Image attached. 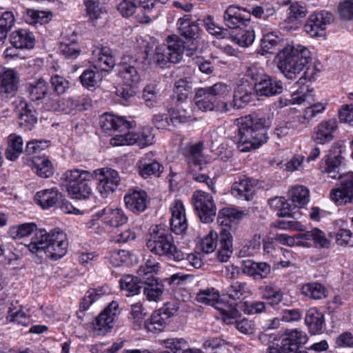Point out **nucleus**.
<instances>
[{"instance_id": "55", "label": "nucleus", "mask_w": 353, "mask_h": 353, "mask_svg": "<svg viewBox=\"0 0 353 353\" xmlns=\"http://www.w3.org/2000/svg\"><path fill=\"white\" fill-rule=\"evenodd\" d=\"M49 141L32 140L27 143L26 152L29 156H43L42 152L48 148Z\"/></svg>"}, {"instance_id": "14", "label": "nucleus", "mask_w": 353, "mask_h": 353, "mask_svg": "<svg viewBox=\"0 0 353 353\" xmlns=\"http://www.w3.org/2000/svg\"><path fill=\"white\" fill-rule=\"evenodd\" d=\"M119 314L118 303L111 302L96 318L94 323V333L97 335H104L110 332Z\"/></svg>"}, {"instance_id": "50", "label": "nucleus", "mask_w": 353, "mask_h": 353, "mask_svg": "<svg viewBox=\"0 0 353 353\" xmlns=\"http://www.w3.org/2000/svg\"><path fill=\"white\" fill-rule=\"evenodd\" d=\"M86 14L92 22L101 19L106 13V10L97 0H88L85 1Z\"/></svg>"}, {"instance_id": "58", "label": "nucleus", "mask_w": 353, "mask_h": 353, "mask_svg": "<svg viewBox=\"0 0 353 353\" xmlns=\"http://www.w3.org/2000/svg\"><path fill=\"white\" fill-rule=\"evenodd\" d=\"M57 105L54 110L65 114H71L74 110L81 109L79 101L73 98H62L57 101Z\"/></svg>"}, {"instance_id": "56", "label": "nucleus", "mask_w": 353, "mask_h": 353, "mask_svg": "<svg viewBox=\"0 0 353 353\" xmlns=\"http://www.w3.org/2000/svg\"><path fill=\"white\" fill-rule=\"evenodd\" d=\"M97 69H89L85 70L82 74L80 76L79 79L82 85L87 88H92L94 87L99 81H101V77Z\"/></svg>"}, {"instance_id": "61", "label": "nucleus", "mask_w": 353, "mask_h": 353, "mask_svg": "<svg viewBox=\"0 0 353 353\" xmlns=\"http://www.w3.org/2000/svg\"><path fill=\"white\" fill-rule=\"evenodd\" d=\"M219 298V293L214 288H208L200 291L196 296V301L205 305H212L216 303V301Z\"/></svg>"}, {"instance_id": "33", "label": "nucleus", "mask_w": 353, "mask_h": 353, "mask_svg": "<svg viewBox=\"0 0 353 353\" xmlns=\"http://www.w3.org/2000/svg\"><path fill=\"white\" fill-rule=\"evenodd\" d=\"M61 194L57 188L46 189L36 194L35 199L42 208H49L56 205Z\"/></svg>"}, {"instance_id": "19", "label": "nucleus", "mask_w": 353, "mask_h": 353, "mask_svg": "<svg viewBox=\"0 0 353 353\" xmlns=\"http://www.w3.org/2000/svg\"><path fill=\"white\" fill-rule=\"evenodd\" d=\"M257 184V180L243 176L233 183L231 193L239 199L251 201L254 198Z\"/></svg>"}, {"instance_id": "35", "label": "nucleus", "mask_w": 353, "mask_h": 353, "mask_svg": "<svg viewBox=\"0 0 353 353\" xmlns=\"http://www.w3.org/2000/svg\"><path fill=\"white\" fill-rule=\"evenodd\" d=\"M305 323L311 334H317L323 327L324 316L316 308H310L306 313Z\"/></svg>"}, {"instance_id": "32", "label": "nucleus", "mask_w": 353, "mask_h": 353, "mask_svg": "<svg viewBox=\"0 0 353 353\" xmlns=\"http://www.w3.org/2000/svg\"><path fill=\"white\" fill-rule=\"evenodd\" d=\"M32 169L38 176L43 178H48L54 173L52 163L44 155L32 157Z\"/></svg>"}, {"instance_id": "8", "label": "nucleus", "mask_w": 353, "mask_h": 353, "mask_svg": "<svg viewBox=\"0 0 353 353\" xmlns=\"http://www.w3.org/2000/svg\"><path fill=\"white\" fill-rule=\"evenodd\" d=\"M203 150V143L199 142L190 146L186 154L188 172L192 175L194 180L199 182H205L209 179L207 174L199 173L206 165Z\"/></svg>"}, {"instance_id": "20", "label": "nucleus", "mask_w": 353, "mask_h": 353, "mask_svg": "<svg viewBox=\"0 0 353 353\" xmlns=\"http://www.w3.org/2000/svg\"><path fill=\"white\" fill-rule=\"evenodd\" d=\"M312 242L321 248H328L330 245V241L326 239L324 232L316 228L296 234L297 246L310 248Z\"/></svg>"}, {"instance_id": "10", "label": "nucleus", "mask_w": 353, "mask_h": 353, "mask_svg": "<svg viewBox=\"0 0 353 353\" xmlns=\"http://www.w3.org/2000/svg\"><path fill=\"white\" fill-rule=\"evenodd\" d=\"M192 201L202 222L212 221L216 215V209L211 194L202 190H196L192 195Z\"/></svg>"}, {"instance_id": "42", "label": "nucleus", "mask_w": 353, "mask_h": 353, "mask_svg": "<svg viewBox=\"0 0 353 353\" xmlns=\"http://www.w3.org/2000/svg\"><path fill=\"white\" fill-rule=\"evenodd\" d=\"M120 288L122 290L128 292L127 296L137 294L140 292V283H143L141 276H133L128 274L123 276L120 280Z\"/></svg>"}, {"instance_id": "13", "label": "nucleus", "mask_w": 353, "mask_h": 353, "mask_svg": "<svg viewBox=\"0 0 353 353\" xmlns=\"http://www.w3.org/2000/svg\"><path fill=\"white\" fill-rule=\"evenodd\" d=\"M165 46L171 54V62L174 63H179L184 54L190 57L197 48L196 42L184 41L177 35L169 36Z\"/></svg>"}, {"instance_id": "39", "label": "nucleus", "mask_w": 353, "mask_h": 353, "mask_svg": "<svg viewBox=\"0 0 353 353\" xmlns=\"http://www.w3.org/2000/svg\"><path fill=\"white\" fill-rule=\"evenodd\" d=\"M22 137L16 134H11L8 137V148L6 151V157L8 159L14 161L23 152Z\"/></svg>"}, {"instance_id": "4", "label": "nucleus", "mask_w": 353, "mask_h": 353, "mask_svg": "<svg viewBox=\"0 0 353 353\" xmlns=\"http://www.w3.org/2000/svg\"><path fill=\"white\" fill-rule=\"evenodd\" d=\"M277 67L289 79H296L305 69L312 58L310 50L300 44H288L276 57Z\"/></svg>"}, {"instance_id": "52", "label": "nucleus", "mask_w": 353, "mask_h": 353, "mask_svg": "<svg viewBox=\"0 0 353 353\" xmlns=\"http://www.w3.org/2000/svg\"><path fill=\"white\" fill-rule=\"evenodd\" d=\"M166 321L167 319L161 314V312L155 311L151 315L150 321L145 322V327L149 332H161L166 326Z\"/></svg>"}, {"instance_id": "6", "label": "nucleus", "mask_w": 353, "mask_h": 353, "mask_svg": "<svg viewBox=\"0 0 353 353\" xmlns=\"http://www.w3.org/2000/svg\"><path fill=\"white\" fill-rule=\"evenodd\" d=\"M307 341V334L301 330L294 329L287 330L283 334L281 345L273 343L268 349V353H307L301 350V345Z\"/></svg>"}, {"instance_id": "22", "label": "nucleus", "mask_w": 353, "mask_h": 353, "mask_svg": "<svg viewBox=\"0 0 353 353\" xmlns=\"http://www.w3.org/2000/svg\"><path fill=\"white\" fill-rule=\"evenodd\" d=\"M152 154L148 153L141 157L137 165L139 169V174L144 179L151 176L159 177L163 173L164 167L157 160L152 158Z\"/></svg>"}, {"instance_id": "46", "label": "nucleus", "mask_w": 353, "mask_h": 353, "mask_svg": "<svg viewBox=\"0 0 353 353\" xmlns=\"http://www.w3.org/2000/svg\"><path fill=\"white\" fill-rule=\"evenodd\" d=\"M48 83L43 79H39L30 83L28 91L32 101H39L44 99L48 93Z\"/></svg>"}, {"instance_id": "51", "label": "nucleus", "mask_w": 353, "mask_h": 353, "mask_svg": "<svg viewBox=\"0 0 353 353\" xmlns=\"http://www.w3.org/2000/svg\"><path fill=\"white\" fill-rule=\"evenodd\" d=\"M37 121V117L34 110L28 105L21 108L19 114V124L21 127L31 129Z\"/></svg>"}, {"instance_id": "5", "label": "nucleus", "mask_w": 353, "mask_h": 353, "mask_svg": "<svg viewBox=\"0 0 353 353\" xmlns=\"http://www.w3.org/2000/svg\"><path fill=\"white\" fill-rule=\"evenodd\" d=\"M94 172L74 169L65 172L61 180L72 199H85L92 194Z\"/></svg>"}, {"instance_id": "18", "label": "nucleus", "mask_w": 353, "mask_h": 353, "mask_svg": "<svg viewBox=\"0 0 353 353\" xmlns=\"http://www.w3.org/2000/svg\"><path fill=\"white\" fill-rule=\"evenodd\" d=\"M337 128L338 122L336 119L322 121L314 128L312 139L318 144L331 142L334 140V133Z\"/></svg>"}, {"instance_id": "36", "label": "nucleus", "mask_w": 353, "mask_h": 353, "mask_svg": "<svg viewBox=\"0 0 353 353\" xmlns=\"http://www.w3.org/2000/svg\"><path fill=\"white\" fill-rule=\"evenodd\" d=\"M179 32L185 39L186 41L195 42L194 35L198 27L190 21V15L185 14L177 22Z\"/></svg>"}, {"instance_id": "12", "label": "nucleus", "mask_w": 353, "mask_h": 353, "mask_svg": "<svg viewBox=\"0 0 353 353\" xmlns=\"http://www.w3.org/2000/svg\"><path fill=\"white\" fill-rule=\"evenodd\" d=\"M243 212L234 208H223L219 212L218 222L221 225L225 226L219 232V241L221 246L231 248L232 246V236L230 232V223L242 217Z\"/></svg>"}, {"instance_id": "3", "label": "nucleus", "mask_w": 353, "mask_h": 353, "mask_svg": "<svg viewBox=\"0 0 353 353\" xmlns=\"http://www.w3.org/2000/svg\"><path fill=\"white\" fill-rule=\"evenodd\" d=\"M28 247L32 253L43 252L47 258L57 261L67 253L68 243L66 234L59 228L49 232L45 229H39L32 237Z\"/></svg>"}, {"instance_id": "53", "label": "nucleus", "mask_w": 353, "mask_h": 353, "mask_svg": "<svg viewBox=\"0 0 353 353\" xmlns=\"http://www.w3.org/2000/svg\"><path fill=\"white\" fill-rule=\"evenodd\" d=\"M254 39L255 34L253 30H241L231 37L232 42L241 47L249 46L254 42Z\"/></svg>"}, {"instance_id": "16", "label": "nucleus", "mask_w": 353, "mask_h": 353, "mask_svg": "<svg viewBox=\"0 0 353 353\" xmlns=\"http://www.w3.org/2000/svg\"><path fill=\"white\" fill-rule=\"evenodd\" d=\"M333 14L327 11H321L311 14L304 26L305 31L311 37H321L327 25L334 21Z\"/></svg>"}, {"instance_id": "7", "label": "nucleus", "mask_w": 353, "mask_h": 353, "mask_svg": "<svg viewBox=\"0 0 353 353\" xmlns=\"http://www.w3.org/2000/svg\"><path fill=\"white\" fill-rule=\"evenodd\" d=\"M146 245L150 252L158 255L172 254L176 250L171 233L161 225L151 229Z\"/></svg>"}, {"instance_id": "38", "label": "nucleus", "mask_w": 353, "mask_h": 353, "mask_svg": "<svg viewBox=\"0 0 353 353\" xmlns=\"http://www.w3.org/2000/svg\"><path fill=\"white\" fill-rule=\"evenodd\" d=\"M283 46V39L274 32H268L263 35L261 41V48L263 54H272L279 48Z\"/></svg>"}, {"instance_id": "28", "label": "nucleus", "mask_w": 353, "mask_h": 353, "mask_svg": "<svg viewBox=\"0 0 353 353\" xmlns=\"http://www.w3.org/2000/svg\"><path fill=\"white\" fill-rule=\"evenodd\" d=\"M168 0H139V12L135 15V19L141 23H148L151 20L152 10L159 5H163Z\"/></svg>"}, {"instance_id": "11", "label": "nucleus", "mask_w": 353, "mask_h": 353, "mask_svg": "<svg viewBox=\"0 0 353 353\" xmlns=\"http://www.w3.org/2000/svg\"><path fill=\"white\" fill-rule=\"evenodd\" d=\"M338 178L339 187L331 190L330 199L337 205L353 204V172L340 174Z\"/></svg>"}, {"instance_id": "45", "label": "nucleus", "mask_w": 353, "mask_h": 353, "mask_svg": "<svg viewBox=\"0 0 353 353\" xmlns=\"http://www.w3.org/2000/svg\"><path fill=\"white\" fill-rule=\"evenodd\" d=\"M290 198L296 208H302L310 201L309 190L303 185H297L292 188Z\"/></svg>"}, {"instance_id": "27", "label": "nucleus", "mask_w": 353, "mask_h": 353, "mask_svg": "<svg viewBox=\"0 0 353 353\" xmlns=\"http://www.w3.org/2000/svg\"><path fill=\"white\" fill-rule=\"evenodd\" d=\"M343 161L341 151L339 148H334L330 150L325 160V167L324 172L332 179H336L339 174V167Z\"/></svg>"}, {"instance_id": "37", "label": "nucleus", "mask_w": 353, "mask_h": 353, "mask_svg": "<svg viewBox=\"0 0 353 353\" xmlns=\"http://www.w3.org/2000/svg\"><path fill=\"white\" fill-rule=\"evenodd\" d=\"M194 101L195 105L203 111L212 110L215 106H218L206 88L196 90Z\"/></svg>"}, {"instance_id": "21", "label": "nucleus", "mask_w": 353, "mask_h": 353, "mask_svg": "<svg viewBox=\"0 0 353 353\" xmlns=\"http://www.w3.org/2000/svg\"><path fill=\"white\" fill-rule=\"evenodd\" d=\"M171 230L177 235L185 234L188 229V223L183 203L179 200L175 201L171 207Z\"/></svg>"}, {"instance_id": "34", "label": "nucleus", "mask_w": 353, "mask_h": 353, "mask_svg": "<svg viewBox=\"0 0 353 353\" xmlns=\"http://www.w3.org/2000/svg\"><path fill=\"white\" fill-rule=\"evenodd\" d=\"M98 214L100 216H105V221L111 227L117 228L125 224L128 221V217L121 209H112L110 208H104L99 211Z\"/></svg>"}, {"instance_id": "15", "label": "nucleus", "mask_w": 353, "mask_h": 353, "mask_svg": "<svg viewBox=\"0 0 353 353\" xmlns=\"http://www.w3.org/2000/svg\"><path fill=\"white\" fill-rule=\"evenodd\" d=\"M94 176L99 182L98 190L101 194L113 192L121 181L118 172L108 168L94 170Z\"/></svg>"}, {"instance_id": "26", "label": "nucleus", "mask_w": 353, "mask_h": 353, "mask_svg": "<svg viewBox=\"0 0 353 353\" xmlns=\"http://www.w3.org/2000/svg\"><path fill=\"white\" fill-rule=\"evenodd\" d=\"M94 59V69H99L103 71H109L115 65V59L112 55L110 48L108 47L98 48L93 51Z\"/></svg>"}, {"instance_id": "41", "label": "nucleus", "mask_w": 353, "mask_h": 353, "mask_svg": "<svg viewBox=\"0 0 353 353\" xmlns=\"http://www.w3.org/2000/svg\"><path fill=\"white\" fill-rule=\"evenodd\" d=\"M39 230L34 223H24L10 227L8 233L12 239H20L30 236L34 232L35 234Z\"/></svg>"}, {"instance_id": "23", "label": "nucleus", "mask_w": 353, "mask_h": 353, "mask_svg": "<svg viewBox=\"0 0 353 353\" xmlns=\"http://www.w3.org/2000/svg\"><path fill=\"white\" fill-rule=\"evenodd\" d=\"M259 82L255 83L254 90L257 95L270 97L283 92V83L280 80L265 74Z\"/></svg>"}, {"instance_id": "63", "label": "nucleus", "mask_w": 353, "mask_h": 353, "mask_svg": "<svg viewBox=\"0 0 353 353\" xmlns=\"http://www.w3.org/2000/svg\"><path fill=\"white\" fill-rule=\"evenodd\" d=\"M154 61L161 67H163L168 63H172L171 54L168 51L165 45L159 46L156 48Z\"/></svg>"}, {"instance_id": "48", "label": "nucleus", "mask_w": 353, "mask_h": 353, "mask_svg": "<svg viewBox=\"0 0 353 353\" xmlns=\"http://www.w3.org/2000/svg\"><path fill=\"white\" fill-rule=\"evenodd\" d=\"M216 104L223 101L227 97L230 96L231 88L228 84L219 82L212 86L206 87Z\"/></svg>"}, {"instance_id": "25", "label": "nucleus", "mask_w": 353, "mask_h": 353, "mask_svg": "<svg viewBox=\"0 0 353 353\" xmlns=\"http://www.w3.org/2000/svg\"><path fill=\"white\" fill-rule=\"evenodd\" d=\"M250 21V14L245 10L234 6L228 7L224 12V21L230 28H236Z\"/></svg>"}, {"instance_id": "31", "label": "nucleus", "mask_w": 353, "mask_h": 353, "mask_svg": "<svg viewBox=\"0 0 353 353\" xmlns=\"http://www.w3.org/2000/svg\"><path fill=\"white\" fill-rule=\"evenodd\" d=\"M17 81L14 70L0 66V92L12 93L17 90Z\"/></svg>"}, {"instance_id": "44", "label": "nucleus", "mask_w": 353, "mask_h": 353, "mask_svg": "<svg viewBox=\"0 0 353 353\" xmlns=\"http://www.w3.org/2000/svg\"><path fill=\"white\" fill-rule=\"evenodd\" d=\"M168 114L172 125L188 123L193 120L190 110H188L185 104L181 108H170L168 110Z\"/></svg>"}, {"instance_id": "47", "label": "nucleus", "mask_w": 353, "mask_h": 353, "mask_svg": "<svg viewBox=\"0 0 353 353\" xmlns=\"http://www.w3.org/2000/svg\"><path fill=\"white\" fill-rule=\"evenodd\" d=\"M215 309L220 311L223 321L227 324H231L239 315L238 309L232 305H227L217 299L216 303L212 305Z\"/></svg>"}, {"instance_id": "9", "label": "nucleus", "mask_w": 353, "mask_h": 353, "mask_svg": "<svg viewBox=\"0 0 353 353\" xmlns=\"http://www.w3.org/2000/svg\"><path fill=\"white\" fill-rule=\"evenodd\" d=\"M156 266H140L137 271L138 275L143 279L145 287L143 293L150 301H158L164 291V286L154 276V272Z\"/></svg>"}, {"instance_id": "24", "label": "nucleus", "mask_w": 353, "mask_h": 353, "mask_svg": "<svg viewBox=\"0 0 353 353\" xmlns=\"http://www.w3.org/2000/svg\"><path fill=\"white\" fill-rule=\"evenodd\" d=\"M124 201L128 209L134 213L143 212L148 205L147 193L143 190L129 191L125 196Z\"/></svg>"}, {"instance_id": "29", "label": "nucleus", "mask_w": 353, "mask_h": 353, "mask_svg": "<svg viewBox=\"0 0 353 353\" xmlns=\"http://www.w3.org/2000/svg\"><path fill=\"white\" fill-rule=\"evenodd\" d=\"M34 37L32 32L26 29H19L10 35V42L18 49H31L34 46Z\"/></svg>"}, {"instance_id": "49", "label": "nucleus", "mask_w": 353, "mask_h": 353, "mask_svg": "<svg viewBox=\"0 0 353 353\" xmlns=\"http://www.w3.org/2000/svg\"><path fill=\"white\" fill-rule=\"evenodd\" d=\"M251 98V91L245 85H240L234 90L233 105L238 109L241 108L250 101Z\"/></svg>"}, {"instance_id": "60", "label": "nucleus", "mask_w": 353, "mask_h": 353, "mask_svg": "<svg viewBox=\"0 0 353 353\" xmlns=\"http://www.w3.org/2000/svg\"><path fill=\"white\" fill-rule=\"evenodd\" d=\"M283 293L281 290L274 288L271 285H267L264 288L263 298L269 301V304L274 306L281 302Z\"/></svg>"}, {"instance_id": "64", "label": "nucleus", "mask_w": 353, "mask_h": 353, "mask_svg": "<svg viewBox=\"0 0 353 353\" xmlns=\"http://www.w3.org/2000/svg\"><path fill=\"white\" fill-rule=\"evenodd\" d=\"M261 234H255L252 240L246 244L240 251V254L243 256H252L256 250L260 249L261 247Z\"/></svg>"}, {"instance_id": "43", "label": "nucleus", "mask_w": 353, "mask_h": 353, "mask_svg": "<svg viewBox=\"0 0 353 353\" xmlns=\"http://www.w3.org/2000/svg\"><path fill=\"white\" fill-rule=\"evenodd\" d=\"M301 293L310 299L320 300L327 296V290L322 284L312 282L303 285Z\"/></svg>"}, {"instance_id": "54", "label": "nucleus", "mask_w": 353, "mask_h": 353, "mask_svg": "<svg viewBox=\"0 0 353 353\" xmlns=\"http://www.w3.org/2000/svg\"><path fill=\"white\" fill-rule=\"evenodd\" d=\"M15 18L12 12H4L0 16V41L6 39L8 33L13 27Z\"/></svg>"}, {"instance_id": "17", "label": "nucleus", "mask_w": 353, "mask_h": 353, "mask_svg": "<svg viewBox=\"0 0 353 353\" xmlns=\"http://www.w3.org/2000/svg\"><path fill=\"white\" fill-rule=\"evenodd\" d=\"M141 63L137 59L131 58L129 62L123 61L118 65V75L125 85L132 87L141 81Z\"/></svg>"}, {"instance_id": "40", "label": "nucleus", "mask_w": 353, "mask_h": 353, "mask_svg": "<svg viewBox=\"0 0 353 353\" xmlns=\"http://www.w3.org/2000/svg\"><path fill=\"white\" fill-rule=\"evenodd\" d=\"M192 86V82L188 78L181 79L174 83L172 99H176L177 102L184 103L191 93Z\"/></svg>"}, {"instance_id": "1", "label": "nucleus", "mask_w": 353, "mask_h": 353, "mask_svg": "<svg viewBox=\"0 0 353 353\" xmlns=\"http://www.w3.org/2000/svg\"><path fill=\"white\" fill-rule=\"evenodd\" d=\"M102 130L110 135H113L110 144L113 146L137 144L141 148L154 143V134L150 128H143L139 133L130 132V123L123 117L111 114H104L100 119Z\"/></svg>"}, {"instance_id": "57", "label": "nucleus", "mask_w": 353, "mask_h": 353, "mask_svg": "<svg viewBox=\"0 0 353 353\" xmlns=\"http://www.w3.org/2000/svg\"><path fill=\"white\" fill-rule=\"evenodd\" d=\"M242 271L256 280L262 279L270 274V266H242Z\"/></svg>"}, {"instance_id": "2", "label": "nucleus", "mask_w": 353, "mask_h": 353, "mask_svg": "<svg viewBox=\"0 0 353 353\" xmlns=\"http://www.w3.org/2000/svg\"><path fill=\"white\" fill-rule=\"evenodd\" d=\"M267 121L264 117L249 114L241 118L237 134V148L242 152L256 149L268 139Z\"/></svg>"}, {"instance_id": "30", "label": "nucleus", "mask_w": 353, "mask_h": 353, "mask_svg": "<svg viewBox=\"0 0 353 353\" xmlns=\"http://www.w3.org/2000/svg\"><path fill=\"white\" fill-rule=\"evenodd\" d=\"M225 292L230 299L237 301L236 305L239 308L242 306L245 299L250 296V290L246 287V284L243 283H232L226 289Z\"/></svg>"}, {"instance_id": "59", "label": "nucleus", "mask_w": 353, "mask_h": 353, "mask_svg": "<svg viewBox=\"0 0 353 353\" xmlns=\"http://www.w3.org/2000/svg\"><path fill=\"white\" fill-rule=\"evenodd\" d=\"M117 10L124 17H130L139 12V6L137 5L135 0H122L117 6Z\"/></svg>"}, {"instance_id": "62", "label": "nucleus", "mask_w": 353, "mask_h": 353, "mask_svg": "<svg viewBox=\"0 0 353 353\" xmlns=\"http://www.w3.org/2000/svg\"><path fill=\"white\" fill-rule=\"evenodd\" d=\"M142 97L148 107H154L158 101L157 86L153 84L146 85L143 90Z\"/></svg>"}]
</instances>
